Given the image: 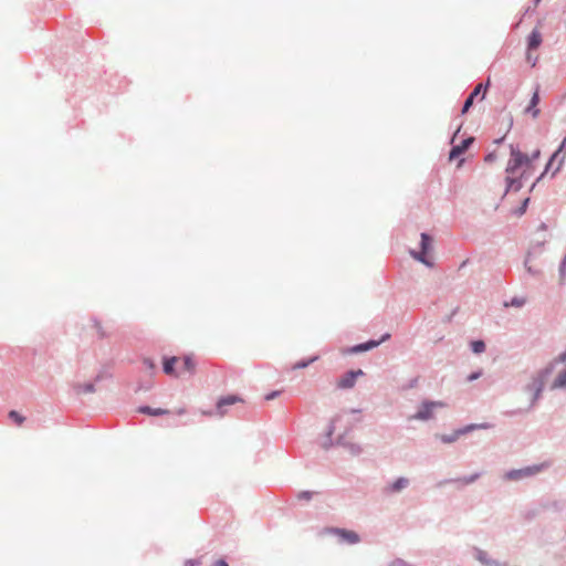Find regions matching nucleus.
Masks as SVG:
<instances>
[{
    "label": "nucleus",
    "mask_w": 566,
    "mask_h": 566,
    "mask_svg": "<svg viewBox=\"0 0 566 566\" xmlns=\"http://www.w3.org/2000/svg\"><path fill=\"white\" fill-rule=\"evenodd\" d=\"M420 251L410 250V255L418 262L422 263L427 268H433V261L428 256V254L433 249V237L428 232H421L420 242H419Z\"/></svg>",
    "instance_id": "obj_1"
},
{
    "label": "nucleus",
    "mask_w": 566,
    "mask_h": 566,
    "mask_svg": "<svg viewBox=\"0 0 566 566\" xmlns=\"http://www.w3.org/2000/svg\"><path fill=\"white\" fill-rule=\"evenodd\" d=\"M528 167H531L528 155L521 151L518 147L510 145V159L507 161L505 172L507 175H513L517 170Z\"/></svg>",
    "instance_id": "obj_2"
},
{
    "label": "nucleus",
    "mask_w": 566,
    "mask_h": 566,
    "mask_svg": "<svg viewBox=\"0 0 566 566\" xmlns=\"http://www.w3.org/2000/svg\"><path fill=\"white\" fill-rule=\"evenodd\" d=\"M493 424L490 422H481V423H469L461 428L455 429L451 434H436L438 439L442 443L450 444L455 442L460 437L471 433L475 430L480 429H490Z\"/></svg>",
    "instance_id": "obj_3"
},
{
    "label": "nucleus",
    "mask_w": 566,
    "mask_h": 566,
    "mask_svg": "<svg viewBox=\"0 0 566 566\" xmlns=\"http://www.w3.org/2000/svg\"><path fill=\"white\" fill-rule=\"evenodd\" d=\"M542 464H533L522 469H512L505 472L504 478L509 481H518L524 478L533 476L542 471Z\"/></svg>",
    "instance_id": "obj_4"
},
{
    "label": "nucleus",
    "mask_w": 566,
    "mask_h": 566,
    "mask_svg": "<svg viewBox=\"0 0 566 566\" xmlns=\"http://www.w3.org/2000/svg\"><path fill=\"white\" fill-rule=\"evenodd\" d=\"M436 405L434 400L423 399L410 419L419 421H429L433 419Z\"/></svg>",
    "instance_id": "obj_5"
},
{
    "label": "nucleus",
    "mask_w": 566,
    "mask_h": 566,
    "mask_svg": "<svg viewBox=\"0 0 566 566\" xmlns=\"http://www.w3.org/2000/svg\"><path fill=\"white\" fill-rule=\"evenodd\" d=\"M475 138L473 136H467L459 144H451V148L448 154L449 161L459 159L469 148L473 145Z\"/></svg>",
    "instance_id": "obj_6"
},
{
    "label": "nucleus",
    "mask_w": 566,
    "mask_h": 566,
    "mask_svg": "<svg viewBox=\"0 0 566 566\" xmlns=\"http://www.w3.org/2000/svg\"><path fill=\"white\" fill-rule=\"evenodd\" d=\"M326 531L328 533L336 534L340 543L354 545L359 543L360 541L359 534L352 530L340 527H327Z\"/></svg>",
    "instance_id": "obj_7"
},
{
    "label": "nucleus",
    "mask_w": 566,
    "mask_h": 566,
    "mask_svg": "<svg viewBox=\"0 0 566 566\" xmlns=\"http://www.w3.org/2000/svg\"><path fill=\"white\" fill-rule=\"evenodd\" d=\"M364 375L365 373L361 369H349L338 379L337 387L340 389H350L355 386L357 379Z\"/></svg>",
    "instance_id": "obj_8"
},
{
    "label": "nucleus",
    "mask_w": 566,
    "mask_h": 566,
    "mask_svg": "<svg viewBox=\"0 0 566 566\" xmlns=\"http://www.w3.org/2000/svg\"><path fill=\"white\" fill-rule=\"evenodd\" d=\"M490 86V82H486L485 84H479L476 85L471 92L470 94L468 95V97L464 99L463 102V105H462V108H461V115H464L467 114L470 108L473 106V103H474V99L479 96V94L481 92H483L482 94V99L485 97V92L488 91Z\"/></svg>",
    "instance_id": "obj_9"
},
{
    "label": "nucleus",
    "mask_w": 566,
    "mask_h": 566,
    "mask_svg": "<svg viewBox=\"0 0 566 566\" xmlns=\"http://www.w3.org/2000/svg\"><path fill=\"white\" fill-rule=\"evenodd\" d=\"M472 554L473 557L483 566H509L506 562L492 558L486 551L476 546L472 548Z\"/></svg>",
    "instance_id": "obj_10"
},
{
    "label": "nucleus",
    "mask_w": 566,
    "mask_h": 566,
    "mask_svg": "<svg viewBox=\"0 0 566 566\" xmlns=\"http://www.w3.org/2000/svg\"><path fill=\"white\" fill-rule=\"evenodd\" d=\"M528 176L530 175L526 172V170L522 171V174L518 177H512L507 175L504 179L505 190L503 196L505 197L510 191H520L523 188L524 181L527 180Z\"/></svg>",
    "instance_id": "obj_11"
},
{
    "label": "nucleus",
    "mask_w": 566,
    "mask_h": 566,
    "mask_svg": "<svg viewBox=\"0 0 566 566\" xmlns=\"http://www.w3.org/2000/svg\"><path fill=\"white\" fill-rule=\"evenodd\" d=\"M481 475H482L481 472H475L470 475H464V476H460V478L444 479V480L439 481L437 483V486L441 488L446 484L454 483V484H458L459 489H461V488H464L465 485L474 483L475 481H478L480 479Z\"/></svg>",
    "instance_id": "obj_12"
},
{
    "label": "nucleus",
    "mask_w": 566,
    "mask_h": 566,
    "mask_svg": "<svg viewBox=\"0 0 566 566\" xmlns=\"http://www.w3.org/2000/svg\"><path fill=\"white\" fill-rule=\"evenodd\" d=\"M378 346H379V342H375V339L370 338L366 342L345 347L343 349V354L358 355V354L369 352Z\"/></svg>",
    "instance_id": "obj_13"
},
{
    "label": "nucleus",
    "mask_w": 566,
    "mask_h": 566,
    "mask_svg": "<svg viewBox=\"0 0 566 566\" xmlns=\"http://www.w3.org/2000/svg\"><path fill=\"white\" fill-rule=\"evenodd\" d=\"M541 102V86L539 84H535L533 94L530 98L527 106L525 107V113L530 114L533 118H537L541 114V109L538 108V104Z\"/></svg>",
    "instance_id": "obj_14"
},
{
    "label": "nucleus",
    "mask_w": 566,
    "mask_h": 566,
    "mask_svg": "<svg viewBox=\"0 0 566 566\" xmlns=\"http://www.w3.org/2000/svg\"><path fill=\"white\" fill-rule=\"evenodd\" d=\"M544 389L545 386L541 385V382L536 384L531 381L525 386L524 390L532 394V398L530 401V406L527 407V410H532L535 407L537 401L542 398Z\"/></svg>",
    "instance_id": "obj_15"
},
{
    "label": "nucleus",
    "mask_w": 566,
    "mask_h": 566,
    "mask_svg": "<svg viewBox=\"0 0 566 566\" xmlns=\"http://www.w3.org/2000/svg\"><path fill=\"white\" fill-rule=\"evenodd\" d=\"M239 401H242L241 397L239 395H227L221 396L216 403V408L219 415L223 416L226 413V407L232 406Z\"/></svg>",
    "instance_id": "obj_16"
},
{
    "label": "nucleus",
    "mask_w": 566,
    "mask_h": 566,
    "mask_svg": "<svg viewBox=\"0 0 566 566\" xmlns=\"http://www.w3.org/2000/svg\"><path fill=\"white\" fill-rule=\"evenodd\" d=\"M555 370V363H548L545 367L541 368L533 377L532 381L545 386L546 380Z\"/></svg>",
    "instance_id": "obj_17"
},
{
    "label": "nucleus",
    "mask_w": 566,
    "mask_h": 566,
    "mask_svg": "<svg viewBox=\"0 0 566 566\" xmlns=\"http://www.w3.org/2000/svg\"><path fill=\"white\" fill-rule=\"evenodd\" d=\"M543 42L542 33L537 28L533 29L526 38V51H536Z\"/></svg>",
    "instance_id": "obj_18"
},
{
    "label": "nucleus",
    "mask_w": 566,
    "mask_h": 566,
    "mask_svg": "<svg viewBox=\"0 0 566 566\" xmlns=\"http://www.w3.org/2000/svg\"><path fill=\"white\" fill-rule=\"evenodd\" d=\"M178 358L176 356H163V371L166 375L177 377L176 364Z\"/></svg>",
    "instance_id": "obj_19"
},
{
    "label": "nucleus",
    "mask_w": 566,
    "mask_h": 566,
    "mask_svg": "<svg viewBox=\"0 0 566 566\" xmlns=\"http://www.w3.org/2000/svg\"><path fill=\"white\" fill-rule=\"evenodd\" d=\"M137 411L143 415L151 416V417H159L164 415H169L170 411L168 409L164 408H153L148 405H142L137 408Z\"/></svg>",
    "instance_id": "obj_20"
},
{
    "label": "nucleus",
    "mask_w": 566,
    "mask_h": 566,
    "mask_svg": "<svg viewBox=\"0 0 566 566\" xmlns=\"http://www.w3.org/2000/svg\"><path fill=\"white\" fill-rule=\"evenodd\" d=\"M408 485H409V480L405 476H399L388 485L387 491L390 493H399Z\"/></svg>",
    "instance_id": "obj_21"
},
{
    "label": "nucleus",
    "mask_w": 566,
    "mask_h": 566,
    "mask_svg": "<svg viewBox=\"0 0 566 566\" xmlns=\"http://www.w3.org/2000/svg\"><path fill=\"white\" fill-rule=\"evenodd\" d=\"M471 352L475 355H481L486 349V344L483 339H472L469 343Z\"/></svg>",
    "instance_id": "obj_22"
},
{
    "label": "nucleus",
    "mask_w": 566,
    "mask_h": 566,
    "mask_svg": "<svg viewBox=\"0 0 566 566\" xmlns=\"http://www.w3.org/2000/svg\"><path fill=\"white\" fill-rule=\"evenodd\" d=\"M552 388L566 389V367L556 376L553 381Z\"/></svg>",
    "instance_id": "obj_23"
},
{
    "label": "nucleus",
    "mask_w": 566,
    "mask_h": 566,
    "mask_svg": "<svg viewBox=\"0 0 566 566\" xmlns=\"http://www.w3.org/2000/svg\"><path fill=\"white\" fill-rule=\"evenodd\" d=\"M182 369L193 374L196 369V361L192 357V355H185L182 358Z\"/></svg>",
    "instance_id": "obj_24"
},
{
    "label": "nucleus",
    "mask_w": 566,
    "mask_h": 566,
    "mask_svg": "<svg viewBox=\"0 0 566 566\" xmlns=\"http://www.w3.org/2000/svg\"><path fill=\"white\" fill-rule=\"evenodd\" d=\"M530 202H531V198L530 197L524 198L521 201L520 206L512 211V213L514 216H516V217L524 216L526 213L527 209H528Z\"/></svg>",
    "instance_id": "obj_25"
},
{
    "label": "nucleus",
    "mask_w": 566,
    "mask_h": 566,
    "mask_svg": "<svg viewBox=\"0 0 566 566\" xmlns=\"http://www.w3.org/2000/svg\"><path fill=\"white\" fill-rule=\"evenodd\" d=\"M317 359H318L317 355H314V356H311L307 358H302L294 364L293 369H304V368L308 367L310 365H312L313 363H315Z\"/></svg>",
    "instance_id": "obj_26"
},
{
    "label": "nucleus",
    "mask_w": 566,
    "mask_h": 566,
    "mask_svg": "<svg viewBox=\"0 0 566 566\" xmlns=\"http://www.w3.org/2000/svg\"><path fill=\"white\" fill-rule=\"evenodd\" d=\"M532 251H527L524 260V268L530 275L537 276L541 274V270H537L530 265V261L532 260Z\"/></svg>",
    "instance_id": "obj_27"
},
{
    "label": "nucleus",
    "mask_w": 566,
    "mask_h": 566,
    "mask_svg": "<svg viewBox=\"0 0 566 566\" xmlns=\"http://www.w3.org/2000/svg\"><path fill=\"white\" fill-rule=\"evenodd\" d=\"M92 323H93V327L96 329L99 338L103 339V338L108 337V334L103 328L102 323H101V321L97 317L93 316L92 317Z\"/></svg>",
    "instance_id": "obj_28"
},
{
    "label": "nucleus",
    "mask_w": 566,
    "mask_h": 566,
    "mask_svg": "<svg viewBox=\"0 0 566 566\" xmlns=\"http://www.w3.org/2000/svg\"><path fill=\"white\" fill-rule=\"evenodd\" d=\"M8 417L11 421H13L15 424L21 426L25 418L17 410H10L8 413Z\"/></svg>",
    "instance_id": "obj_29"
},
{
    "label": "nucleus",
    "mask_w": 566,
    "mask_h": 566,
    "mask_svg": "<svg viewBox=\"0 0 566 566\" xmlns=\"http://www.w3.org/2000/svg\"><path fill=\"white\" fill-rule=\"evenodd\" d=\"M352 455H359L363 452V448L358 443L348 442L345 447Z\"/></svg>",
    "instance_id": "obj_30"
},
{
    "label": "nucleus",
    "mask_w": 566,
    "mask_h": 566,
    "mask_svg": "<svg viewBox=\"0 0 566 566\" xmlns=\"http://www.w3.org/2000/svg\"><path fill=\"white\" fill-rule=\"evenodd\" d=\"M544 244L545 240L532 244L531 248L528 249V251H532V256L539 255L543 251Z\"/></svg>",
    "instance_id": "obj_31"
},
{
    "label": "nucleus",
    "mask_w": 566,
    "mask_h": 566,
    "mask_svg": "<svg viewBox=\"0 0 566 566\" xmlns=\"http://www.w3.org/2000/svg\"><path fill=\"white\" fill-rule=\"evenodd\" d=\"M525 298L514 296L510 300V302L505 303V306L522 307L525 304Z\"/></svg>",
    "instance_id": "obj_32"
},
{
    "label": "nucleus",
    "mask_w": 566,
    "mask_h": 566,
    "mask_svg": "<svg viewBox=\"0 0 566 566\" xmlns=\"http://www.w3.org/2000/svg\"><path fill=\"white\" fill-rule=\"evenodd\" d=\"M80 390L84 394H92L95 391V384L93 381H87L80 385Z\"/></svg>",
    "instance_id": "obj_33"
},
{
    "label": "nucleus",
    "mask_w": 566,
    "mask_h": 566,
    "mask_svg": "<svg viewBox=\"0 0 566 566\" xmlns=\"http://www.w3.org/2000/svg\"><path fill=\"white\" fill-rule=\"evenodd\" d=\"M560 154L557 153L556 150L553 151V154L549 156L545 167H544V174H547L551 168H552V165L554 164V161L558 158Z\"/></svg>",
    "instance_id": "obj_34"
},
{
    "label": "nucleus",
    "mask_w": 566,
    "mask_h": 566,
    "mask_svg": "<svg viewBox=\"0 0 566 566\" xmlns=\"http://www.w3.org/2000/svg\"><path fill=\"white\" fill-rule=\"evenodd\" d=\"M112 377V374L108 369L103 368L98 371V374L95 376L94 381H102L104 379H108Z\"/></svg>",
    "instance_id": "obj_35"
},
{
    "label": "nucleus",
    "mask_w": 566,
    "mask_h": 566,
    "mask_svg": "<svg viewBox=\"0 0 566 566\" xmlns=\"http://www.w3.org/2000/svg\"><path fill=\"white\" fill-rule=\"evenodd\" d=\"M314 494L315 492L313 491L304 490L297 493V499L300 501H310L313 499Z\"/></svg>",
    "instance_id": "obj_36"
},
{
    "label": "nucleus",
    "mask_w": 566,
    "mask_h": 566,
    "mask_svg": "<svg viewBox=\"0 0 566 566\" xmlns=\"http://www.w3.org/2000/svg\"><path fill=\"white\" fill-rule=\"evenodd\" d=\"M482 375H483V370H482L481 368H479V369H476V370H473V371H471V373L467 376V381H468V382L475 381V380H478Z\"/></svg>",
    "instance_id": "obj_37"
},
{
    "label": "nucleus",
    "mask_w": 566,
    "mask_h": 566,
    "mask_svg": "<svg viewBox=\"0 0 566 566\" xmlns=\"http://www.w3.org/2000/svg\"><path fill=\"white\" fill-rule=\"evenodd\" d=\"M558 274H559V284L563 285L566 280V264L565 263L559 262Z\"/></svg>",
    "instance_id": "obj_38"
},
{
    "label": "nucleus",
    "mask_w": 566,
    "mask_h": 566,
    "mask_svg": "<svg viewBox=\"0 0 566 566\" xmlns=\"http://www.w3.org/2000/svg\"><path fill=\"white\" fill-rule=\"evenodd\" d=\"M528 411L530 410H527V408L526 409L517 408V409L505 411L504 415L509 416V417H514V416L524 415V413H526Z\"/></svg>",
    "instance_id": "obj_39"
},
{
    "label": "nucleus",
    "mask_w": 566,
    "mask_h": 566,
    "mask_svg": "<svg viewBox=\"0 0 566 566\" xmlns=\"http://www.w3.org/2000/svg\"><path fill=\"white\" fill-rule=\"evenodd\" d=\"M349 441L346 440V433L339 434L335 439V446L345 448Z\"/></svg>",
    "instance_id": "obj_40"
},
{
    "label": "nucleus",
    "mask_w": 566,
    "mask_h": 566,
    "mask_svg": "<svg viewBox=\"0 0 566 566\" xmlns=\"http://www.w3.org/2000/svg\"><path fill=\"white\" fill-rule=\"evenodd\" d=\"M387 566H411L408 562L402 558L392 559Z\"/></svg>",
    "instance_id": "obj_41"
},
{
    "label": "nucleus",
    "mask_w": 566,
    "mask_h": 566,
    "mask_svg": "<svg viewBox=\"0 0 566 566\" xmlns=\"http://www.w3.org/2000/svg\"><path fill=\"white\" fill-rule=\"evenodd\" d=\"M462 126H463V122L461 120V122L457 125V127H455L454 132H453V133L451 134V136H450V144H453V143L455 142V139H457V137H458L459 133L461 132Z\"/></svg>",
    "instance_id": "obj_42"
},
{
    "label": "nucleus",
    "mask_w": 566,
    "mask_h": 566,
    "mask_svg": "<svg viewBox=\"0 0 566 566\" xmlns=\"http://www.w3.org/2000/svg\"><path fill=\"white\" fill-rule=\"evenodd\" d=\"M497 158V154L495 150H492V151H489L485 156H484V161L488 163V164H492L496 160Z\"/></svg>",
    "instance_id": "obj_43"
},
{
    "label": "nucleus",
    "mask_w": 566,
    "mask_h": 566,
    "mask_svg": "<svg viewBox=\"0 0 566 566\" xmlns=\"http://www.w3.org/2000/svg\"><path fill=\"white\" fill-rule=\"evenodd\" d=\"M551 363H555V366L557 364L566 363V348L562 353H559V355L555 359H553Z\"/></svg>",
    "instance_id": "obj_44"
},
{
    "label": "nucleus",
    "mask_w": 566,
    "mask_h": 566,
    "mask_svg": "<svg viewBox=\"0 0 566 566\" xmlns=\"http://www.w3.org/2000/svg\"><path fill=\"white\" fill-rule=\"evenodd\" d=\"M143 363L147 369H149V370L156 369V363L154 361V359L146 357V358H144Z\"/></svg>",
    "instance_id": "obj_45"
},
{
    "label": "nucleus",
    "mask_w": 566,
    "mask_h": 566,
    "mask_svg": "<svg viewBox=\"0 0 566 566\" xmlns=\"http://www.w3.org/2000/svg\"><path fill=\"white\" fill-rule=\"evenodd\" d=\"M418 381H419L418 377L411 378L402 388L405 390L412 389V388L417 387Z\"/></svg>",
    "instance_id": "obj_46"
},
{
    "label": "nucleus",
    "mask_w": 566,
    "mask_h": 566,
    "mask_svg": "<svg viewBox=\"0 0 566 566\" xmlns=\"http://www.w3.org/2000/svg\"><path fill=\"white\" fill-rule=\"evenodd\" d=\"M281 395V390H271L264 396V399L270 401L277 398Z\"/></svg>",
    "instance_id": "obj_47"
},
{
    "label": "nucleus",
    "mask_w": 566,
    "mask_h": 566,
    "mask_svg": "<svg viewBox=\"0 0 566 566\" xmlns=\"http://www.w3.org/2000/svg\"><path fill=\"white\" fill-rule=\"evenodd\" d=\"M201 565V558H189L185 560L184 566H199Z\"/></svg>",
    "instance_id": "obj_48"
},
{
    "label": "nucleus",
    "mask_w": 566,
    "mask_h": 566,
    "mask_svg": "<svg viewBox=\"0 0 566 566\" xmlns=\"http://www.w3.org/2000/svg\"><path fill=\"white\" fill-rule=\"evenodd\" d=\"M541 157V149H535L531 155H528L530 165L532 166L533 161L537 160Z\"/></svg>",
    "instance_id": "obj_49"
},
{
    "label": "nucleus",
    "mask_w": 566,
    "mask_h": 566,
    "mask_svg": "<svg viewBox=\"0 0 566 566\" xmlns=\"http://www.w3.org/2000/svg\"><path fill=\"white\" fill-rule=\"evenodd\" d=\"M537 60V56L532 55V51H526V61L530 62L532 66L536 65Z\"/></svg>",
    "instance_id": "obj_50"
},
{
    "label": "nucleus",
    "mask_w": 566,
    "mask_h": 566,
    "mask_svg": "<svg viewBox=\"0 0 566 566\" xmlns=\"http://www.w3.org/2000/svg\"><path fill=\"white\" fill-rule=\"evenodd\" d=\"M564 161H565V156H563L560 159H559V163L557 165V167L555 168V170L553 171L552 174V178H554L560 170H562V167L564 165Z\"/></svg>",
    "instance_id": "obj_51"
},
{
    "label": "nucleus",
    "mask_w": 566,
    "mask_h": 566,
    "mask_svg": "<svg viewBox=\"0 0 566 566\" xmlns=\"http://www.w3.org/2000/svg\"><path fill=\"white\" fill-rule=\"evenodd\" d=\"M565 506V503L564 502H559V501H554L552 503V507L555 510V511H562Z\"/></svg>",
    "instance_id": "obj_52"
},
{
    "label": "nucleus",
    "mask_w": 566,
    "mask_h": 566,
    "mask_svg": "<svg viewBox=\"0 0 566 566\" xmlns=\"http://www.w3.org/2000/svg\"><path fill=\"white\" fill-rule=\"evenodd\" d=\"M334 431H335V426H334V422L332 421V422L328 424V427H327V430H326V438H331V437H333Z\"/></svg>",
    "instance_id": "obj_53"
},
{
    "label": "nucleus",
    "mask_w": 566,
    "mask_h": 566,
    "mask_svg": "<svg viewBox=\"0 0 566 566\" xmlns=\"http://www.w3.org/2000/svg\"><path fill=\"white\" fill-rule=\"evenodd\" d=\"M212 566H230L224 557L217 559Z\"/></svg>",
    "instance_id": "obj_54"
},
{
    "label": "nucleus",
    "mask_w": 566,
    "mask_h": 566,
    "mask_svg": "<svg viewBox=\"0 0 566 566\" xmlns=\"http://www.w3.org/2000/svg\"><path fill=\"white\" fill-rule=\"evenodd\" d=\"M391 337V335L389 333H384L379 339H375V342H379V345H381L382 343H385L386 340H388L389 338Z\"/></svg>",
    "instance_id": "obj_55"
},
{
    "label": "nucleus",
    "mask_w": 566,
    "mask_h": 566,
    "mask_svg": "<svg viewBox=\"0 0 566 566\" xmlns=\"http://www.w3.org/2000/svg\"><path fill=\"white\" fill-rule=\"evenodd\" d=\"M332 446H335V439H333V437L327 438V440L323 444V448L328 449Z\"/></svg>",
    "instance_id": "obj_56"
},
{
    "label": "nucleus",
    "mask_w": 566,
    "mask_h": 566,
    "mask_svg": "<svg viewBox=\"0 0 566 566\" xmlns=\"http://www.w3.org/2000/svg\"><path fill=\"white\" fill-rule=\"evenodd\" d=\"M507 120H509L507 130H510L513 126V117L511 114H507Z\"/></svg>",
    "instance_id": "obj_57"
},
{
    "label": "nucleus",
    "mask_w": 566,
    "mask_h": 566,
    "mask_svg": "<svg viewBox=\"0 0 566 566\" xmlns=\"http://www.w3.org/2000/svg\"><path fill=\"white\" fill-rule=\"evenodd\" d=\"M546 230H547V224L545 222H541V224L537 228V231H546Z\"/></svg>",
    "instance_id": "obj_58"
},
{
    "label": "nucleus",
    "mask_w": 566,
    "mask_h": 566,
    "mask_svg": "<svg viewBox=\"0 0 566 566\" xmlns=\"http://www.w3.org/2000/svg\"><path fill=\"white\" fill-rule=\"evenodd\" d=\"M504 139H505V136H502V137L495 138L493 143L496 145H501L504 143Z\"/></svg>",
    "instance_id": "obj_59"
},
{
    "label": "nucleus",
    "mask_w": 566,
    "mask_h": 566,
    "mask_svg": "<svg viewBox=\"0 0 566 566\" xmlns=\"http://www.w3.org/2000/svg\"><path fill=\"white\" fill-rule=\"evenodd\" d=\"M434 402L437 403L436 408H442L446 406L444 402H442V401L434 400Z\"/></svg>",
    "instance_id": "obj_60"
},
{
    "label": "nucleus",
    "mask_w": 566,
    "mask_h": 566,
    "mask_svg": "<svg viewBox=\"0 0 566 566\" xmlns=\"http://www.w3.org/2000/svg\"><path fill=\"white\" fill-rule=\"evenodd\" d=\"M538 182H536V180L531 185L530 189H528V192H532L535 187L537 186Z\"/></svg>",
    "instance_id": "obj_61"
},
{
    "label": "nucleus",
    "mask_w": 566,
    "mask_h": 566,
    "mask_svg": "<svg viewBox=\"0 0 566 566\" xmlns=\"http://www.w3.org/2000/svg\"><path fill=\"white\" fill-rule=\"evenodd\" d=\"M546 174H544V170L542 171V174L536 178V182H539L544 177H545Z\"/></svg>",
    "instance_id": "obj_62"
},
{
    "label": "nucleus",
    "mask_w": 566,
    "mask_h": 566,
    "mask_svg": "<svg viewBox=\"0 0 566 566\" xmlns=\"http://www.w3.org/2000/svg\"><path fill=\"white\" fill-rule=\"evenodd\" d=\"M352 412L353 413H358V412H360V410L359 409H352Z\"/></svg>",
    "instance_id": "obj_63"
},
{
    "label": "nucleus",
    "mask_w": 566,
    "mask_h": 566,
    "mask_svg": "<svg viewBox=\"0 0 566 566\" xmlns=\"http://www.w3.org/2000/svg\"><path fill=\"white\" fill-rule=\"evenodd\" d=\"M542 0H534V4L537 6Z\"/></svg>",
    "instance_id": "obj_64"
}]
</instances>
